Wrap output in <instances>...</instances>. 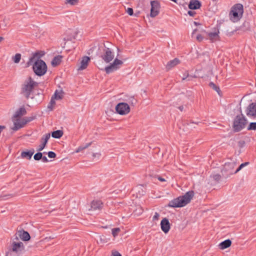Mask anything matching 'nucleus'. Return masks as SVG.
<instances>
[{"mask_svg":"<svg viewBox=\"0 0 256 256\" xmlns=\"http://www.w3.org/2000/svg\"><path fill=\"white\" fill-rule=\"evenodd\" d=\"M242 17H230V20L234 22H238Z\"/></svg>","mask_w":256,"mask_h":256,"instance_id":"43","label":"nucleus"},{"mask_svg":"<svg viewBox=\"0 0 256 256\" xmlns=\"http://www.w3.org/2000/svg\"><path fill=\"white\" fill-rule=\"evenodd\" d=\"M62 94L61 92H58V90H56L54 94L52 96L51 98L50 101L48 106V108L50 110H52L53 107L55 104V100H60L62 98Z\"/></svg>","mask_w":256,"mask_h":256,"instance_id":"12","label":"nucleus"},{"mask_svg":"<svg viewBox=\"0 0 256 256\" xmlns=\"http://www.w3.org/2000/svg\"><path fill=\"white\" fill-rule=\"evenodd\" d=\"M178 108L181 112L184 110V106H180Z\"/></svg>","mask_w":256,"mask_h":256,"instance_id":"54","label":"nucleus"},{"mask_svg":"<svg viewBox=\"0 0 256 256\" xmlns=\"http://www.w3.org/2000/svg\"><path fill=\"white\" fill-rule=\"evenodd\" d=\"M248 130H256V122H250L248 128Z\"/></svg>","mask_w":256,"mask_h":256,"instance_id":"39","label":"nucleus"},{"mask_svg":"<svg viewBox=\"0 0 256 256\" xmlns=\"http://www.w3.org/2000/svg\"><path fill=\"white\" fill-rule=\"evenodd\" d=\"M247 124V120L241 112L240 115L236 116L233 128L235 132H238L244 128Z\"/></svg>","mask_w":256,"mask_h":256,"instance_id":"4","label":"nucleus"},{"mask_svg":"<svg viewBox=\"0 0 256 256\" xmlns=\"http://www.w3.org/2000/svg\"><path fill=\"white\" fill-rule=\"evenodd\" d=\"M42 152H38L34 155V158L36 160H39L42 159Z\"/></svg>","mask_w":256,"mask_h":256,"instance_id":"37","label":"nucleus"},{"mask_svg":"<svg viewBox=\"0 0 256 256\" xmlns=\"http://www.w3.org/2000/svg\"><path fill=\"white\" fill-rule=\"evenodd\" d=\"M209 86L210 88H212L213 90H216L218 94H220V88L215 84L214 82H210L209 84Z\"/></svg>","mask_w":256,"mask_h":256,"instance_id":"32","label":"nucleus"},{"mask_svg":"<svg viewBox=\"0 0 256 256\" xmlns=\"http://www.w3.org/2000/svg\"><path fill=\"white\" fill-rule=\"evenodd\" d=\"M92 142L87 143L84 144V145L80 146L75 151L76 152L78 153L82 152L84 150L88 148L90 146H91Z\"/></svg>","mask_w":256,"mask_h":256,"instance_id":"29","label":"nucleus"},{"mask_svg":"<svg viewBox=\"0 0 256 256\" xmlns=\"http://www.w3.org/2000/svg\"><path fill=\"white\" fill-rule=\"evenodd\" d=\"M142 212H143V210L141 208H140L138 214H142Z\"/></svg>","mask_w":256,"mask_h":256,"instance_id":"57","label":"nucleus"},{"mask_svg":"<svg viewBox=\"0 0 256 256\" xmlns=\"http://www.w3.org/2000/svg\"><path fill=\"white\" fill-rule=\"evenodd\" d=\"M210 177L212 178L215 181L218 182L221 178V176L220 174H214L210 176Z\"/></svg>","mask_w":256,"mask_h":256,"instance_id":"40","label":"nucleus"},{"mask_svg":"<svg viewBox=\"0 0 256 256\" xmlns=\"http://www.w3.org/2000/svg\"><path fill=\"white\" fill-rule=\"evenodd\" d=\"M249 164L248 162H245L244 163L242 164L239 167L234 171V173L238 172L240 170H241L244 166H248Z\"/></svg>","mask_w":256,"mask_h":256,"instance_id":"36","label":"nucleus"},{"mask_svg":"<svg viewBox=\"0 0 256 256\" xmlns=\"http://www.w3.org/2000/svg\"><path fill=\"white\" fill-rule=\"evenodd\" d=\"M24 250V244L22 242H14L12 244V249L6 252V256H14V254H18Z\"/></svg>","mask_w":256,"mask_h":256,"instance_id":"7","label":"nucleus"},{"mask_svg":"<svg viewBox=\"0 0 256 256\" xmlns=\"http://www.w3.org/2000/svg\"><path fill=\"white\" fill-rule=\"evenodd\" d=\"M196 30H197V29H195V30H193L192 32V37H194V34H195V33H196Z\"/></svg>","mask_w":256,"mask_h":256,"instance_id":"52","label":"nucleus"},{"mask_svg":"<svg viewBox=\"0 0 256 256\" xmlns=\"http://www.w3.org/2000/svg\"><path fill=\"white\" fill-rule=\"evenodd\" d=\"M70 45H71V44H67V45H66V48H65V50H66V51L68 52V51L66 50V49H68V48H70Z\"/></svg>","mask_w":256,"mask_h":256,"instance_id":"53","label":"nucleus"},{"mask_svg":"<svg viewBox=\"0 0 256 256\" xmlns=\"http://www.w3.org/2000/svg\"><path fill=\"white\" fill-rule=\"evenodd\" d=\"M202 6L200 2L198 0H191L188 4V8L191 10L198 9Z\"/></svg>","mask_w":256,"mask_h":256,"instance_id":"21","label":"nucleus"},{"mask_svg":"<svg viewBox=\"0 0 256 256\" xmlns=\"http://www.w3.org/2000/svg\"><path fill=\"white\" fill-rule=\"evenodd\" d=\"M112 256H122V255L118 252H112Z\"/></svg>","mask_w":256,"mask_h":256,"instance_id":"49","label":"nucleus"},{"mask_svg":"<svg viewBox=\"0 0 256 256\" xmlns=\"http://www.w3.org/2000/svg\"><path fill=\"white\" fill-rule=\"evenodd\" d=\"M32 68L34 73L38 76L44 75L47 71L46 64L42 60H37L34 62Z\"/></svg>","mask_w":256,"mask_h":256,"instance_id":"5","label":"nucleus"},{"mask_svg":"<svg viewBox=\"0 0 256 256\" xmlns=\"http://www.w3.org/2000/svg\"><path fill=\"white\" fill-rule=\"evenodd\" d=\"M136 100L134 97H130L128 100V102L132 105H134L136 103Z\"/></svg>","mask_w":256,"mask_h":256,"instance_id":"42","label":"nucleus"},{"mask_svg":"<svg viewBox=\"0 0 256 256\" xmlns=\"http://www.w3.org/2000/svg\"><path fill=\"white\" fill-rule=\"evenodd\" d=\"M62 56H55L51 62L52 65L54 66H58L62 61Z\"/></svg>","mask_w":256,"mask_h":256,"instance_id":"27","label":"nucleus"},{"mask_svg":"<svg viewBox=\"0 0 256 256\" xmlns=\"http://www.w3.org/2000/svg\"><path fill=\"white\" fill-rule=\"evenodd\" d=\"M231 244V240L228 239L220 242L218 245V247L220 250H224L230 247Z\"/></svg>","mask_w":256,"mask_h":256,"instance_id":"26","label":"nucleus"},{"mask_svg":"<svg viewBox=\"0 0 256 256\" xmlns=\"http://www.w3.org/2000/svg\"><path fill=\"white\" fill-rule=\"evenodd\" d=\"M38 86V83L32 80L30 77L28 80H26L22 86V94L28 99L30 98L31 92H32L34 87Z\"/></svg>","mask_w":256,"mask_h":256,"instance_id":"3","label":"nucleus"},{"mask_svg":"<svg viewBox=\"0 0 256 256\" xmlns=\"http://www.w3.org/2000/svg\"><path fill=\"white\" fill-rule=\"evenodd\" d=\"M161 229L165 234L168 233L170 229V224L168 220L166 218H164L160 222Z\"/></svg>","mask_w":256,"mask_h":256,"instance_id":"18","label":"nucleus"},{"mask_svg":"<svg viewBox=\"0 0 256 256\" xmlns=\"http://www.w3.org/2000/svg\"><path fill=\"white\" fill-rule=\"evenodd\" d=\"M13 122L14 126L12 128V130L16 131L18 129L23 127V126L28 122V121L24 122V120H20L19 118H13Z\"/></svg>","mask_w":256,"mask_h":256,"instance_id":"16","label":"nucleus"},{"mask_svg":"<svg viewBox=\"0 0 256 256\" xmlns=\"http://www.w3.org/2000/svg\"><path fill=\"white\" fill-rule=\"evenodd\" d=\"M116 110L120 115H125L130 112V108L128 104L125 102H120L116 106Z\"/></svg>","mask_w":256,"mask_h":256,"instance_id":"10","label":"nucleus"},{"mask_svg":"<svg viewBox=\"0 0 256 256\" xmlns=\"http://www.w3.org/2000/svg\"><path fill=\"white\" fill-rule=\"evenodd\" d=\"M159 217H160V214H158V212H155L154 214V216L153 218H152V220H158V219L159 218Z\"/></svg>","mask_w":256,"mask_h":256,"instance_id":"47","label":"nucleus"},{"mask_svg":"<svg viewBox=\"0 0 256 256\" xmlns=\"http://www.w3.org/2000/svg\"><path fill=\"white\" fill-rule=\"evenodd\" d=\"M50 137V133L46 134L42 136V137L41 138L42 144L39 146L37 150L38 151L40 152L44 150Z\"/></svg>","mask_w":256,"mask_h":256,"instance_id":"17","label":"nucleus"},{"mask_svg":"<svg viewBox=\"0 0 256 256\" xmlns=\"http://www.w3.org/2000/svg\"><path fill=\"white\" fill-rule=\"evenodd\" d=\"M194 196V192L193 191H188L184 196H180L170 201L168 204V206L171 208L183 207L190 202Z\"/></svg>","mask_w":256,"mask_h":256,"instance_id":"1","label":"nucleus"},{"mask_svg":"<svg viewBox=\"0 0 256 256\" xmlns=\"http://www.w3.org/2000/svg\"><path fill=\"white\" fill-rule=\"evenodd\" d=\"M44 162H48V160L47 158L45 156H42V158L41 159Z\"/></svg>","mask_w":256,"mask_h":256,"instance_id":"48","label":"nucleus"},{"mask_svg":"<svg viewBox=\"0 0 256 256\" xmlns=\"http://www.w3.org/2000/svg\"><path fill=\"white\" fill-rule=\"evenodd\" d=\"M18 235L20 238L24 241H27L30 238L29 234L27 232H26L24 230H19L18 232Z\"/></svg>","mask_w":256,"mask_h":256,"instance_id":"24","label":"nucleus"},{"mask_svg":"<svg viewBox=\"0 0 256 256\" xmlns=\"http://www.w3.org/2000/svg\"><path fill=\"white\" fill-rule=\"evenodd\" d=\"M180 63V60L178 58H175L168 62L166 65V69L167 70H169Z\"/></svg>","mask_w":256,"mask_h":256,"instance_id":"22","label":"nucleus"},{"mask_svg":"<svg viewBox=\"0 0 256 256\" xmlns=\"http://www.w3.org/2000/svg\"><path fill=\"white\" fill-rule=\"evenodd\" d=\"M100 156H101V154L100 152L93 153V154H92L93 160H94L95 158H96L97 160H99Z\"/></svg>","mask_w":256,"mask_h":256,"instance_id":"41","label":"nucleus"},{"mask_svg":"<svg viewBox=\"0 0 256 256\" xmlns=\"http://www.w3.org/2000/svg\"><path fill=\"white\" fill-rule=\"evenodd\" d=\"M122 64L123 62L121 60L116 58L112 63L105 68L104 70L106 74H109L118 70Z\"/></svg>","mask_w":256,"mask_h":256,"instance_id":"9","label":"nucleus"},{"mask_svg":"<svg viewBox=\"0 0 256 256\" xmlns=\"http://www.w3.org/2000/svg\"><path fill=\"white\" fill-rule=\"evenodd\" d=\"M48 156L50 158H54L56 156V154L53 152H49L48 154Z\"/></svg>","mask_w":256,"mask_h":256,"instance_id":"44","label":"nucleus"},{"mask_svg":"<svg viewBox=\"0 0 256 256\" xmlns=\"http://www.w3.org/2000/svg\"><path fill=\"white\" fill-rule=\"evenodd\" d=\"M63 131L62 130H58L54 131L52 133V137L56 138H60L63 135Z\"/></svg>","mask_w":256,"mask_h":256,"instance_id":"30","label":"nucleus"},{"mask_svg":"<svg viewBox=\"0 0 256 256\" xmlns=\"http://www.w3.org/2000/svg\"><path fill=\"white\" fill-rule=\"evenodd\" d=\"M78 34V32L76 28L68 29L66 31V38H65V46L71 44L70 47L66 49L67 51L70 52L76 48V44L74 40ZM66 48V46H65Z\"/></svg>","mask_w":256,"mask_h":256,"instance_id":"2","label":"nucleus"},{"mask_svg":"<svg viewBox=\"0 0 256 256\" xmlns=\"http://www.w3.org/2000/svg\"><path fill=\"white\" fill-rule=\"evenodd\" d=\"M194 24L196 25V26H199L200 25V24L198 22H194Z\"/></svg>","mask_w":256,"mask_h":256,"instance_id":"56","label":"nucleus"},{"mask_svg":"<svg viewBox=\"0 0 256 256\" xmlns=\"http://www.w3.org/2000/svg\"><path fill=\"white\" fill-rule=\"evenodd\" d=\"M246 114L248 117L256 118V103H252L246 110Z\"/></svg>","mask_w":256,"mask_h":256,"instance_id":"14","label":"nucleus"},{"mask_svg":"<svg viewBox=\"0 0 256 256\" xmlns=\"http://www.w3.org/2000/svg\"><path fill=\"white\" fill-rule=\"evenodd\" d=\"M26 110L24 106L20 107L15 112L14 117L15 118H20L22 116L26 114Z\"/></svg>","mask_w":256,"mask_h":256,"instance_id":"25","label":"nucleus"},{"mask_svg":"<svg viewBox=\"0 0 256 256\" xmlns=\"http://www.w3.org/2000/svg\"><path fill=\"white\" fill-rule=\"evenodd\" d=\"M126 12L130 16H132L134 14L133 9L130 8H128Z\"/></svg>","mask_w":256,"mask_h":256,"instance_id":"46","label":"nucleus"},{"mask_svg":"<svg viewBox=\"0 0 256 256\" xmlns=\"http://www.w3.org/2000/svg\"><path fill=\"white\" fill-rule=\"evenodd\" d=\"M90 60V58L89 57L86 56L83 57L80 62V66L78 68V70H82L85 69L88 66Z\"/></svg>","mask_w":256,"mask_h":256,"instance_id":"23","label":"nucleus"},{"mask_svg":"<svg viewBox=\"0 0 256 256\" xmlns=\"http://www.w3.org/2000/svg\"><path fill=\"white\" fill-rule=\"evenodd\" d=\"M66 4H70L72 6H74V5H76L78 2H79V0H66Z\"/></svg>","mask_w":256,"mask_h":256,"instance_id":"35","label":"nucleus"},{"mask_svg":"<svg viewBox=\"0 0 256 256\" xmlns=\"http://www.w3.org/2000/svg\"><path fill=\"white\" fill-rule=\"evenodd\" d=\"M158 179L160 182H165L166 181V180L164 178L160 176H158Z\"/></svg>","mask_w":256,"mask_h":256,"instance_id":"51","label":"nucleus"},{"mask_svg":"<svg viewBox=\"0 0 256 256\" xmlns=\"http://www.w3.org/2000/svg\"><path fill=\"white\" fill-rule=\"evenodd\" d=\"M104 206V204L102 200H93L90 203V208L92 210H100Z\"/></svg>","mask_w":256,"mask_h":256,"instance_id":"15","label":"nucleus"},{"mask_svg":"<svg viewBox=\"0 0 256 256\" xmlns=\"http://www.w3.org/2000/svg\"><path fill=\"white\" fill-rule=\"evenodd\" d=\"M192 78H196V76H190L188 72L186 71L183 74V76L182 78V80H184L187 78H188V80H192Z\"/></svg>","mask_w":256,"mask_h":256,"instance_id":"31","label":"nucleus"},{"mask_svg":"<svg viewBox=\"0 0 256 256\" xmlns=\"http://www.w3.org/2000/svg\"><path fill=\"white\" fill-rule=\"evenodd\" d=\"M245 10L246 12V14L247 16L252 15L254 14L252 10L254 11V8H251L248 7H245Z\"/></svg>","mask_w":256,"mask_h":256,"instance_id":"34","label":"nucleus"},{"mask_svg":"<svg viewBox=\"0 0 256 256\" xmlns=\"http://www.w3.org/2000/svg\"><path fill=\"white\" fill-rule=\"evenodd\" d=\"M203 36L200 34H198L196 36V39L198 42H202L203 40Z\"/></svg>","mask_w":256,"mask_h":256,"instance_id":"45","label":"nucleus"},{"mask_svg":"<svg viewBox=\"0 0 256 256\" xmlns=\"http://www.w3.org/2000/svg\"><path fill=\"white\" fill-rule=\"evenodd\" d=\"M20 58L21 54H16L14 57H12L13 61L16 64H18L20 62Z\"/></svg>","mask_w":256,"mask_h":256,"instance_id":"33","label":"nucleus"},{"mask_svg":"<svg viewBox=\"0 0 256 256\" xmlns=\"http://www.w3.org/2000/svg\"><path fill=\"white\" fill-rule=\"evenodd\" d=\"M151 9L150 16H156L159 14L160 9V4L159 2L156 1H152L150 2Z\"/></svg>","mask_w":256,"mask_h":256,"instance_id":"13","label":"nucleus"},{"mask_svg":"<svg viewBox=\"0 0 256 256\" xmlns=\"http://www.w3.org/2000/svg\"><path fill=\"white\" fill-rule=\"evenodd\" d=\"M245 144V142L243 140L242 141H240L238 142V144H239V146H242L244 144Z\"/></svg>","mask_w":256,"mask_h":256,"instance_id":"50","label":"nucleus"},{"mask_svg":"<svg viewBox=\"0 0 256 256\" xmlns=\"http://www.w3.org/2000/svg\"><path fill=\"white\" fill-rule=\"evenodd\" d=\"M120 232V228H114L112 230V234L114 237H116L118 235V234Z\"/></svg>","mask_w":256,"mask_h":256,"instance_id":"38","label":"nucleus"},{"mask_svg":"<svg viewBox=\"0 0 256 256\" xmlns=\"http://www.w3.org/2000/svg\"><path fill=\"white\" fill-rule=\"evenodd\" d=\"M114 57V54L113 52L110 48H105L104 50L103 54L101 56L102 58L106 63H109L111 62Z\"/></svg>","mask_w":256,"mask_h":256,"instance_id":"11","label":"nucleus"},{"mask_svg":"<svg viewBox=\"0 0 256 256\" xmlns=\"http://www.w3.org/2000/svg\"><path fill=\"white\" fill-rule=\"evenodd\" d=\"M34 153V150H30L28 152H22L21 153V156L23 158H27L30 160Z\"/></svg>","mask_w":256,"mask_h":256,"instance_id":"28","label":"nucleus"},{"mask_svg":"<svg viewBox=\"0 0 256 256\" xmlns=\"http://www.w3.org/2000/svg\"><path fill=\"white\" fill-rule=\"evenodd\" d=\"M244 12L243 5L241 4H236L231 8L229 16H242Z\"/></svg>","mask_w":256,"mask_h":256,"instance_id":"8","label":"nucleus"},{"mask_svg":"<svg viewBox=\"0 0 256 256\" xmlns=\"http://www.w3.org/2000/svg\"><path fill=\"white\" fill-rule=\"evenodd\" d=\"M44 54L45 53L44 51H38L33 54L32 56L29 59L27 62L28 65V66L32 65L36 58H38V60H40V58L44 56Z\"/></svg>","mask_w":256,"mask_h":256,"instance_id":"19","label":"nucleus"},{"mask_svg":"<svg viewBox=\"0 0 256 256\" xmlns=\"http://www.w3.org/2000/svg\"><path fill=\"white\" fill-rule=\"evenodd\" d=\"M218 34V30H215L214 32L208 33V38L211 41V42H214L219 40Z\"/></svg>","mask_w":256,"mask_h":256,"instance_id":"20","label":"nucleus"},{"mask_svg":"<svg viewBox=\"0 0 256 256\" xmlns=\"http://www.w3.org/2000/svg\"><path fill=\"white\" fill-rule=\"evenodd\" d=\"M188 14L191 16H192L194 14L193 12L190 10L188 12Z\"/></svg>","mask_w":256,"mask_h":256,"instance_id":"55","label":"nucleus"},{"mask_svg":"<svg viewBox=\"0 0 256 256\" xmlns=\"http://www.w3.org/2000/svg\"><path fill=\"white\" fill-rule=\"evenodd\" d=\"M4 39V38L3 37H2V36H0V42L1 41H2Z\"/></svg>","mask_w":256,"mask_h":256,"instance_id":"58","label":"nucleus"},{"mask_svg":"<svg viewBox=\"0 0 256 256\" xmlns=\"http://www.w3.org/2000/svg\"><path fill=\"white\" fill-rule=\"evenodd\" d=\"M235 162H228L225 163L221 170L222 176L226 178L231 175L234 174V168L236 166Z\"/></svg>","mask_w":256,"mask_h":256,"instance_id":"6","label":"nucleus"}]
</instances>
